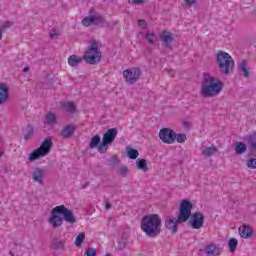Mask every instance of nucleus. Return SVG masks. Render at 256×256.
I'll return each mask as SVG.
<instances>
[{
    "instance_id": "obj_23",
    "label": "nucleus",
    "mask_w": 256,
    "mask_h": 256,
    "mask_svg": "<svg viewBox=\"0 0 256 256\" xmlns=\"http://www.w3.org/2000/svg\"><path fill=\"white\" fill-rule=\"evenodd\" d=\"M247 139H248V145H249L250 151H255L256 150V133L254 132L248 135Z\"/></svg>"
},
{
    "instance_id": "obj_35",
    "label": "nucleus",
    "mask_w": 256,
    "mask_h": 256,
    "mask_svg": "<svg viewBox=\"0 0 256 256\" xmlns=\"http://www.w3.org/2000/svg\"><path fill=\"white\" fill-rule=\"evenodd\" d=\"M33 131H34L33 127L29 126L27 133L24 135L25 141H29V139L33 137Z\"/></svg>"
},
{
    "instance_id": "obj_2",
    "label": "nucleus",
    "mask_w": 256,
    "mask_h": 256,
    "mask_svg": "<svg viewBox=\"0 0 256 256\" xmlns=\"http://www.w3.org/2000/svg\"><path fill=\"white\" fill-rule=\"evenodd\" d=\"M63 221L70 223V225H75V223H77V218L75 217L73 210H69L65 205L56 206L51 211L48 223L53 229H59V227L63 225Z\"/></svg>"
},
{
    "instance_id": "obj_28",
    "label": "nucleus",
    "mask_w": 256,
    "mask_h": 256,
    "mask_svg": "<svg viewBox=\"0 0 256 256\" xmlns=\"http://www.w3.org/2000/svg\"><path fill=\"white\" fill-rule=\"evenodd\" d=\"M237 245H239V241H237V239L231 238L229 240L228 247H229V250L231 251V253H235V251L237 249Z\"/></svg>"
},
{
    "instance_id": "obj_42",
    "label": "nucleus",
    "mask_w": 256,
    "mask_h": 256,
    "mask_svg": "<svg viewBox=\"0 0 256 256\" xmlns=\"http://www.w3.org/2000/svg\"><path fill=\"white\" fill-rule=\"evenodd\" d=\"M184 2L188 7H191V5H195V3H197V0H184Z\"/></svg>"
},
{
    "instance_id": "obj_21",
    "label": "nucleus",
    "mask_w": 256,
    "mask_h": 256,
    "mask_svg": "<svg viewBox=\"0 0 256 256\" xmlns=\"http://www.w3.org/2000/svg\"><path fill=\"white\" fill-rule=\"evenodd\" d=\"M217 153V147L212 145L211 147L204 146L202 149V155L204 157H212V155H215Z\"/></svg>"
},
{
    "instance_id": "obj_22",
    "label": "nucleus",
    "mask_w": 256,
    "mask_h": 256,
    "mask_svg": "<svg viewBox=\"0 0 256 256\" xmlns=\"http://www.w3.org/2000/svg\"><path fill=\"white\" fill-rule=\"evenodd\" d=\"M101 136L99 135H95L94 137H92L89 147L90 149H95V147H97V150L99 151V146L101 145Z\"/></svg>"
},
{
    "instance_id": "obj_34",
    "label": "nucleus",
    "mask_w": 256,
    "mask_h": 256,
    "mask_svg": "<svg viewBox=\"0 0 256 256\" xmlns=\"http://www.w3.org/2000/svg\"><path fill=\"white\" fill-rule=\"evenodd\" d=\"M175 141H177V143H185V141H187V135L175 133Z\"/></svg>"
},
{
    "instance_id": "obj_46",
    "label": "nucleus",
    "mask_w": 256,
    "mask_h": 256,
    "mask_svg": "<svg viewBox=\"0 0 256 256\" xmlns=\"http://www.w3.org/2000/svg\"><path fill=\"white\" fill-rule=\"evenodd\" d=\"M168 73H169L170 76L175 77V71L169 70Z\"/></svg>"
},
{
    "instance_id": "obj_49",
    "label": "nucleus",
    "mask_w": 256,
    "mask_h": 256,
    "mask_svg": "<svg viewBox=\"0 0 256 256\" xmlns=\"http://www.w3.org/2000/svg\"><path fill=\"white\" fill-rule=\"evenodd\" d=\"M106 256H111V254H107Z\"/></svg>"
},
{
    "instance_id": "obj_33",
    "label": "nucleus",
    "mask_w": 256,
    "mask_h": 256,
    "mask_svg": "<svg viewBox=\"0 0 256 256\" xmlns=\"http://www.w3.org/2000/svg\"><path fill=\"white\" fill-rule=\"evenodd\" d=\"M129 159H137L139 157V151L137 149L130 148L128 150Z\"/></svg>"
},
{
    "instance_id": "obj_6",
    "label": "nucleus",
    "mask_w": 256,
    "mask_h": 256,
    "mask_svg": "<svg viewBox=\"0 0 256 256\" xmlns=\"http://www.w3.org/2000/svg\"><path fill=\"white\" fill-rule=\"evenodd\" d=\"M84 61L89 65H97V63H101V50L97 47V41L93 40L91 42L90 48L86 50L84 54Z\"/></svg>"
},
{
    "instance_id": "obj_18",
    "label": "nucleus",
    "mask_w": 256,
    "mask_h": 256,
    "mask_svg": "<svg viewBox=\"0 0 256 256\" xmlns=\"http://www.w3.org/2000/svg\"><path fill=\"white\" fill-rule=\"evenodd\" d=\"M238 231H239L240 237H242L243 239H249V237L253 235V228L250 227L249 225H243L239 227Z\"/></svg>"
},
{
    "instance_id": "obj_26",
    "label": "nucleus",
    "mask_w": 256,
    "mask_h": 256,
    "mask_svg": "<svg viewBox=\"0 0 256 256\" xmlns=\"http://www.w3.org/2000/svg\"><path fill=\"white\" fill-rule=\"evenodd\" d=\"M137 169H140V171H144V173H147V171H149V167H147V160L138 159Z\"/></svg>"
},
{
    "instance_id": "obj_39",
    "label": "nucleus",
    "mask_w": 256,
    "mask_h": 256,
    "mask_svg": "<svg viewBox=\"0 0 256 256\" xmlns=\"http://www.w3.org/2000/svg\"><path fill=\"white\" fill-rule=\"evenodd\" d=\"M86 255L87 256H95V255H97V251L95 250V248H88L86 250Z\"/></svg>"
},
{
    "instance_id": "obj_43",
    "label": "nucleus",
    "mask_w": 256,
    "mask_h": 256,
    "mask_svg": "<svg viewBox=\"0 0 256 256\" xmlns=\"http://www.w3.org/2000/svg\"><path fill=\"white\" fill-rule=\"evenodd\" d=\"M50 39H57V31L55 29L51 31Z\"/></svg>"
},
{
    "instance_id": "obj_12",
    "label": "nucleus",
    "mask_w": 256,
    "mask_h": 256,
    "mask_svg": "<svg viewBox=\"0 0 256 256\" xmlns=\"http://www.w3.org/2000/svg\"><path fill=\"white\" fill-rule=\"evenodd\" d=\"M159 37L162 41V46L166 47V49H170L171 51L173 49V46L171 45V43H173V33L167 30H163Z\"/></svg>"
},
{
    "instance_id": "obj_4",
    "label": "nucleus",
    "mask_w": 256,
    "mask_h": 256,
    "mask_svg": "<svg viewBox=\"0 0 256 256\" xmlns=\"http://www.w3.org/2000/svg\"><path fill=\"white\" fill-rule=\"evenodd\" d=\"M163 221L157 214L145 215L141 220V230L148 237H157L161 233V225Z\"/></svg>"
},
{
    "instance_id": "obj_17",
    "label": "nucleus",
    "mask_w": 256,
    "mask_h": 256,
    "mask_svg": "<svg viewBox=\"0 0 256 256\" xmlns=\"http://www.w3.org/2000/svg\"><path fill=\"white\" fill-rule=\"evenodd\" d=\"M204 251L208 256H220L221 248L217 247L215 244H210L204 247Z\"/></svg>"
},
{
    "instance_id": "obj_36",
    "label": "nucleus",
    "mask_w": 256,
    "mask_h": 256,
    "mask_svg": "<svg viewBox=\"0 0 256 256\" xmlns=\"http://www.w3.org/2000/svg\"><path fill=\"white\" fill-rule=\"evenodd\" d=\"M247 167L250 169H256V158H251L247 160Z\"/></svg>"
},
{
    "instance_id": "obj_25",
    "label": "nucleus",
    "mask_w": 256,
    "mask_h": 256,
    "mask_svg": "<svg viewBox=\"0 0 256 256\" xmlns=\"http://www.w3.org/2000/svg\"><path fill=\"white\" fill-rule=\"evenodd\" d=\"M81 61V58L77 57V55H71L68 58V64L70 65V67H77V65H79Z\"/></svg>"
},
{
    "instance_id": "obj_8",
    "label": "nucleus",
    "mask_w": 256,
    "mask_h": 256,
    "mask_svg": "<svg viewBox=\"0 0 256 256\" xmlns=\"http://www.w3.org/2000/svg\"><path fill=\"white\" fill-rule=\"evenodd\" d=\"M117 133V128L108 129L104 133L102 141L98 146V152H100L101 155L107 153V149H109V145H111L113 141H115Z\"/></svg>"
},
{
    "instance_id": "obj_48",
    "label": "nucleus",
    "mask_w": 256,
    "mask_h": 256,
    "mask_svg": "<svg viewBox=\"0 0 256 256\" xmlns=\"http://www.w3.org/2000/svg\"><path fill=\"white\" fill-rule=\"evenodd\" d=\"M1 157H3V152L0 151V159H1Z\"/></svg>"
},
{
    "instance_id": "obj_47",
    "label": "nucleus",
    "mask_w": 256,
    "mask_h": 256,
    "mask_svg": "<svg viewBox=\"0 0 256 256\" xmlns=\"http://www.w3.org/2000/svg\"><path fill=\"white\" fill-rule=\"evenodd\" d=\"M29 67H25L24 69H23V73H27V72H29Z\"/></svg>"
},
{
    "instance_id": "obj_20",
    "label": "nucleus",
    "mask_w": 256,
    "mask_h": 256,
    "mask_svg": "<svg viewBox=\"0 0 256 256\" xmlns=\"http://www.w3.org/2000/svg\"><path fill=\"white\" fill-rule=\"evenodd\" d=\"M43 123L44 125H55V123H57V116L52 112L47 113L44 117Z\"/></svg>"
},
{
    "instance_id": "obj_13",
    "label": "nucleus",
    "mask_w": 256,
    "mask_h": 256,
    "mask_svg": "<svg viewBox=\"0 0 256 256\" xmlns=\"http://www.w3.org/2000/svg\"><path fill=\"white\" fill-rule=\"evenodd\" d=\"M93 23L96 25H99V23H105V18L99 15H94L82 19V25H84V27H89V25H93Z\"/></svg>"
},
{
    "instance_id": "obj_27",
    "label": "nucleus",
    "mask_w": 256,
    "mask_h": 256,
    "mask_svg": "<svg viewBox=\"0 0 256 256\" xmlns=\"http://www.w3.org/2000/svg\"><path fill=\"white\" fill-rule=\"evenodd\" d=\"M13 22L6 21L0 26V41L3 39V33L9 29V27H12Z\"/></svg>"
},
{
    "instance_id": "obj_30",
    "label": "nucleus",
    "mask_w": 256,
    "mask_h": 256,
    "mask_svg": "<svg viewBox=\"0 0 256 256\" xmlns=\"http://www.w3.org/2000/svg\"><path fill=\"white\" fill-rule=\"evenodd\" d=\"M52 245L54 249H57V250L65 249V241L63 240L54 239Z\"/></svg>"
},
{
    "instance_id": "obj_19",
    "label": "nucleus",
    "mask_w": 256,
    "mask_h": 256,
    "mask_svg": "<svg viewBox=\"0 0 256 256\" xmlns=\"http://www.w3.org/2000/svg\"><path fill=\"white\" fill-rule=\"evenodd\" d=\"M238 70L242 77L249 78V69H247V60H242L238 65Z\"/></svg>"
},
{
    "instance_id": "obj_32",
    "label": "nucleus",
    "mask_w": 256,
    "mask_h": 256,
    "mask_svg": "<svg viewBox=\"0 0 256 256\" xmlns=\"http://www.w3.org/2000/svg\"><path fill=\"white\" fill-rule=\"evenodd\" d=\"M83 241H85V233L81 232L75 239L76 247H80V245L83 244Z\"/></svg>"
},
{
    "instance_id": "obj_37",
    "label": "nucleus",
    "mask_w": 256,
    "mask_h": 256,
    "mask_svg": "<svg viewBox=\"0 0 256 256\" xmlns=\"http://www.w3.org/2000/svg\"><path fill=\"white\" fill-rule=\"evenodd\" d=\"M119 175H122L123 177H125V175H127V173H129V169L127 168V166H121L118 170Z\"/></svg>"
},
{
    "instance_id": "obj_10",
    "label": "nucleus",
    "mask_w": 256,
    "mask_h": 256,
    "mask_svg": "<svg viewBox=\"0 0 256 256\" xmlns=\"http://www.w3.org/2000/svg\"><path fill=\"white\" fill-rule=\"evenodd\" d=\"M158 136L160 141L167 145H173V143H175V131L170 128H162L159 131Z\"/></svg>"
},
{
    "instance_id": "obj_5",
    "label": "nucleus",
    "mask_w": 256,
    "mask_h": 256,
    "mask_svg": "<svg viewBox=\"0 0 256 256\" xmlns=\"http://www.w3.org/2000/svg\"><path fill=\"white\" fill-rule=\"evenodd\" d=\"M216 62L222 75H229L233 71V67H235L233 58L227 52L220 51L216 56Z\"/></svg>"
},
{
    "instance_id": "obj_7",
    "label": "nucleus",
    "mask_w": 256,
    "mask_h": 256,
    "mask_svg": "<svg viewBox=\"0 0 256 256\" xmlns=\"http://www.w3.org/2000/svg\"><path fill=\"white\" fill-rule=\"evenodd\" d=\"M51 147H53V141L51 140V138H46L42 142L40 147L30 154L29 160L35 161L41 157H46V155H49V153H51Z\"/></svg>"
},
{
    "instance_id": "obj_31",
    "label": "nucleus",
    "mask_w": 256,
    "mask_h": 256,
    "mask_svg": "<svg viewBox=\"0 0 256 256\" xmlns=\"http://www.w3.org/2000/svg\"><path fill=\"white\" fill-rule=\"evenodd\" d=\"M155 39H157V35L155 33L148 32L146 34V41H148L150 45H155Z\"/></svg>"
},
{
    "instance_id": "obj_44",
    "label": "nucleus",
    "mask_w": 256,
    "mask_h": 256,
    "mask_svg": "<svg viewBox=\"0 0 256 256\" xmlns=\"http://www.w3.org/2000/svg\"><path fill=\"white\" fill-rule=\"evenodd\" d=\"M119 249H125V247H127V243L125 242H120L118 245Z\"/></svg>"
},
{
    "instance_id": "obj_29",
    "label": "nucleus",
    "mask_w": 256,
    "mask_h": 256,
    "mask_svg": "<svg viewBox=\"0 0 256 256\" xmlns=\"http://www.w3.org/2000/svg\"><path fill=\"white\" fill-rule=\"evenodd\" d=\"M64 109L68 111V113H75V111H77V106H75V103L73 102H66L64 104Z\"/></svg>"
},
{
    "instance_id": "obj_40",
    "label": "nucleus",
    "mask_w": 256,
    "mask_h": 256,
    "mask_svg": "<svg viewBox=\"0 0 256 256\" xmlns=\"http://www.w3.org/2000/svg\"><path fill=\"white\" fill-rule=\"evenodd\" d=\"M138 25L142 29H147V22L145 20H138Z\"/></svg>"
},
{
    "instance_id": "obj_9",
    "label": "nucleus",
    "mask_w": 256,
    "mask_h": 256,
    "mask_svg": "<svg viewBox=\"0 0 256 256\" xmlns=\"http://www.w3.org/2000/svg\"><path fill=\"white\" fill-rule=\"evenodd\" d=\"M141 69L137 67H133L130 69H126L123 71V77L126 79V83L133 85V83H137L138 79L141 77Z\"/></svg>"
},
{
    "instance_id": "obj_3",
    "label": "nucleus",
    "mask_w": 256,
    "mask_h": 256,
    "mask_svg": "<svg viewBox=\"0 0 256 256\" xmlns=\"http://www.w3.org/2000/svg\"><path fill=\"white\" fill-rule=\"evenodd\" d=\"M193 209V204L191 201L184 199L180 203L178 218L168 219L165 221L166 229L172 231V233H177V227L179 223H185L189 221L191 217V211Z\"/></svg>"
},
{
    "instance_id": "obj_41",
    "label": "nucleus",
    "mask_w": 256,
    "mask_h": 256,
    "mask_svg": "<svg viewBox=\"0 0 256 256\" xmlns=\"http://www.w3.org/2000/svg\"><path fill=\"white\" fill-rule=\"evenodd\" d=\"M110 163H112V165H117L119 164V158H117V156H113L110 160Z\"/></svg>"
},
{
    "instance_id": "obj_45",
    "label": "nucleus",
    "mask_w": 256,
    "mask_h": 256,
    "mask_svg": "<svg viewBox=\"0 0 256 256\" xmlns=\"http://www.w3.org/2000/svg\"><path fill=\"white\" fill-rule=\"evenodd\" d=\"M111 207H112L111 203L107 202L105 205V209L109 210V209H111Z\"/></svg>"
},
{
    "instance_id": "obj_11",
    "label": "nucleus",
    "mask_w": 256,
    "mask_h": 256,
    "mask_svg": "<svg viewBox=\"0 0 256 256\" xmlns=\"http://www.w3.org/2000/svg\"><path fill=\"white\" fill-rule=\"evenodd\" d=\"M189 218V223L192 229H201V227L205 225V215H203L202 212H195L193 214L190 212Z\"/></svg>"
},
{
    "instance_id": "obj_14",
    "label": "nucleus",
    "mask_w": 256,
    "mask_h": 256,
    "mask_svg": "<svg viewBox=\"0 0 256 256\" xmlns=\"http://www.w3.org/2000/svg\"><path fill=\"white\" fill-rule=\"evenodd\" d=\"M9 100V86L0 82V105L7 103Z\"/></svg>"
},
{
    "instance_id": "obj_24",
    "label": "nucleus",
    "mask_w": 256,
    "mask_h": 256,
    "mask_svg": "<svg viewBox=\"0 0 256 256\" xmlns=\"http://www.w3.org/2000/svg\"><path fill=\"white\" fill-rule=\"evenodd\" d=\"M247 151V146L243 142H236L235 152L237 155H243Z\"/></svg>"
},
{
    "instance_id": "obj_38",
    "label": "nucleus",
    "mask_w": 256,
    "mask_h": 256,
    "mask_svg": "<svg viewBox=\"0 0 256 256\" xmlns=\"http://www.w3.org/2000/svg\"><path fill=\"white\" fill-rule=\"evenodd\" d=\"M128 3L130 5H143V3H145V0H128Z\"/></svg>"
},
{
    "instance_id": "obj_1",
    "label": "nucleus",
    "mask_w": 256,
    "mask_h": 256,
    "mask_svg": "<svg viewBox=\"0 0 256 256\" xmlns=\"http://www.w3.org/2000/svg\"><path fill=\"white\" fill-rule=\"evenodd\" d=\"M223 91V82L215 76L204 73L201 80L200 95L204 99L217 97Z\"/></svg>"
},
{
    "instance_id": "obj_16",
    "label": "nucleus",
    "mask_w": 256,
    "mask_h": 256,
    "mask_svg": "<svg viewBox=\"0 0 256 256\" xmlns=\"http://www.w3.org/2000/svg\"><path fill=\"white\" fill-rule=\"evenodd\" d=\"M44 175H45V170H43L41 168H36L32 172V180L34 181V183H39L40 185H43Z\"/></svg>"
},
{
    "instance_id": "obj_15",
    "label": "nucleus",
    "mask_w": 256,
    "mask_h": 256,
    "mask_svg": "<svg viewBox=\"0 0 256 256\" xmlns=\"http://www.w3.org/2000/svg\"><path fill=\"white\" fill-rule=\"evenodd\" d=\"M75 129V125H67L61 130L60 135L63 139H69L75 134Z\"/></svg>"
}]
</instances>
